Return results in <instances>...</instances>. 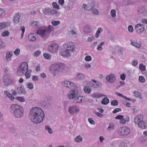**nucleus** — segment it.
Listing matches in <instances>:
<instances>
[{
    "label": "nucleus",
    "mask_w": 147,
    "mask_h": 147,
    "mask_svg": "<svg viewBox=\"0 0 147 147\" xmlns=\"http://www.w3.org/2000/svg\"><path fill=\"white\" fill-rule=\"evenodd\" d=\"M139 79L140 82L144 83L145 82V79L144 77L142 76H140L139 77Z\"/></svg>",
    "instance_id": "5fc2aeb1"
},
{
    "label": "nucleus",
    "mask_w": 147,
    "mask_h": 147,
    "mask_svg": "<svg viewBox=\"0 0 147 147\" xmlns=\"http://www.w3.org/2000/svg\"><path fill=\"white\" fill-rule=\"evenodd\" d=\"M16 99L21 102H24L25 101V99L24 96L17 97Z\"/></svg>",
    "instance_id": "79ce46f5"
},
{
    "label": "nucleus",
    "mask_w": 147,
    "mask_h": 147,
    "mask_svg": "<svg viewBox=\"0 0 147 147\" xmlns=\"http://www.w3.org/2000/svg\"><path fill=\"white\" fill-rule=\"evenodd\" d=\"M60 23V22L59 21L53 20L52 22V24L54 26H56L59 25Z\"/></svg>",
    "instance_id": "de8ad7c7"
},
{
    "label": "nucleus",
    "mask_w": 147,
    "mask_h": 147,
    "mask_svg": "<svg viewBox=\"0 0 147 147\" xmlns=\"http://www.w3.org/2000/svg\"><path fill=\"white\" fill-rule=\"evenodd\" d=\"M91 57L89 55L85 57V60L87 61H89L91 60Z\"/></svg>",
    "instance_id": "680f3d73"
},
{
    "label": "nucleus",
    "mask_w": 147,
    "mask_h": 147,
    "mask_svg": "<svg viewBox=\"0 0 147 147\" xmlns=\"http://www.w3.org/2000/svg\"><path fill=\"white\" fill-rule=\"evenodd\" d=\"M62 86L69 88H72L75 87L74 83H63Z\"/></svg>",
    "instance_id": "393cba45"
},
{
    "label": "nucleus",
    "mask_w": 147,
    "mask_h": 147,
    "mask_svg": "<svg viewBox=\"0 0 147 147\" xmlns=\"http://www.w3.org/2000/svg\"><path fill=\"white\" fill-rule=\"evenodd\" d=\"M53 28V26L50 25L48 27H40L37 30L36 33L43 38H46L48 37Z\"/></svg>",
    "instance_id": "7ed1b4c3"
},
{
    "label": "nucleus",
    "mask_w": 147,
    "mask_h": 147,
    "mask_svg": "<svg viewBox=\"0 0 147 147\" xmlns=\"http://www.w3.org/2000/svg\"><path fill=\"white\" fill-rule=\"evenodd\" d=\"M41 53L40 51L38 50L36 51L34 53V55L35 57L38 56Z\"/></svg>",
    "instance_id": "e2e57ef3"
},
{
    "label": "nucleus",
    "mask_w": 147,
    "mask_h": 147,
    "mask_svg": "<svg viewBox=\"0 0 147 147\" xmlns=\"http://www.w3.org/2000/svg\"><path fill=\"white\" fill-rule=\"evenodd\" d=\"M128 31L130 32H132L133 31V28L132 25H129L128 26Z\"/></svg>",
    "instance_id": "13d9d810"
},
{
    "label": "nucleus",
    "mask_w": 147,
    "mask_h": 147,
    "mask_svg": "<svg viewBox=\"0 0 147 147\" xmlns=\"http://www.w3.org/2000/svg\"><path fill=\"white\" fill-rule=\"evenodd\" d=\"M9 34V32L8 31H6L3 32L2 35L3 36H8Z\"/></svg>",
    "instance_id": "09e8293b"
},
{
    "label": "nucleus",
    "mask_w": 147,
    "mask_h": 147,
    "mask_svg": "<svg viewBox=\"0 0 147 147\" xmlns=\"http://www.w3.org/2000/svg\"><path fill=\"white\" fill-rule=\"evenodd\" d=\"M106 79L108 82L110 83H114L116 81V77L113 74L107 75L106 78Z\"/></svg>",
    "instance_id": "f8f14e48"
},
{
    "label": "nucleus",
    "mask_w": 147,
    "mask_h": 147,
    "mask_svg": "<svg viewBox=\"0 0 147 147\" xmlns=\"http://www.w3.org/2000/svg\"><path fill=\"white\" fill-rule=\"evenodd\" d=\"M80 89V87L76 86L75 88L70 90L67 95L68 98L70 100L75 98L79 93Z\"/></svg>",
    "instance_id": "39448f33"
},
{
    "label": "nucleus",
    "mask_w": 147,
    "mask_h": 147,
    "mask_svg": "<svg viewBox=\"0 0 147 147\" xmlns=\"http://www.w3.org/2000/svg\"><path fill=\"white\" fill-rule=\"evenodd\" d=\"M27 87L30 89L32 90L34 87L33 83H28L27 85Z\"/></svg>",
    "instance_id": "4d7b16f0"
},
{
    "label": "nucleus",
    "mask_w": 147,
    "mask_h": 147,
    "mask_svg": "<svg viewBox=\"0 0 147 147\" xmlns=\"http://www.w3.org/2000/svg\"><path fill=\"white\" fill-rule=\"evenodd\" d=\"M67 111L71 115H76L80 112V109L78 106L76 105H72L68 107Z\"/></svg>",
    "instance_id": "0eeeda50"
},
{
    "label": "nucleus",
    "mask_w": 147,
    "mask_h": 147,
    "mask_svg": "<svg viewBox=\"0 0 147 147\" xmlns=\"http://www.w3.org/2000/svg\"><path fill=\"white\" fill-rule=\"evenodd\" d=\"M21 30L22 31V33L21 34V38H22L24 36V33L25 31V28L24 26H21L20 27Z\"/></svg>",
    "instance_id": "0e129e2a"
},
{
    "label": "nucleus",
    "mask_w": 147,
    "mask_h": 147,
    "mask_svg": "<svg viewBox=\"0 0 147 147\" xmlns=\"http://www.w3.org/2000/svg\"><path fill=\"white\" fill-rule=\"evenodd\" d=\"M31 25L34 28H37L39 26V23L36 21H34L31 24Z\"/></svg>",
    "instance_id": "4c0bfd02"
},
{
    "label": "nucleus",
    "mask_w": 147,
    "mask_h": 147,
    "mask_svg": "<svg viewBox=\"0 0 147 147\" xmlns=\"http://www.w3.org/2000/svg\"><path fill=\"white\" fill-rule=\"evenodd\" d=\"M109 102V100L107 98V97H105L103 98L101 102V104L104 105H106L108 104Z\"/></svg>",
    "instance_id": "7c9ffc66"
},
{
    "label": "nucleus",
    "mask_w": 147,
    "mask_h": 147,
    "mask_svg": "<svg viewBox=\"0 0 147 147\" xmlns=\"http://www.w3.org/2000/svg\"><path fill=\"white\" fill-rule=\"evenodd\" d=\"M45 129L47 131L48 133L51 134L53 133V131L51 128L48 125H46L45 126Z\"/></svg>",
    "instance_id": "473e14b6"
},
{
    "label": "nucleus",
    "mask_w": 147,
    "mask_h": 147,
    "mask_svg": "<svg viewBox=\"0 0 147 147\" xmlns=\"http://www.w3.org/2000/svg\"><path fill=\"white\" fill-rule=\"evenodd\" d=\"M138 62L135 59L133 60L132 62V65L134 66H136L138 64Z\"/></svg>",
    "instance_id": "69168bd1"
},
{
    "label": "nucleus",
    "mask_w": 147,
    "mask_h": 147,
    "mask_svg": "<svg viewBox=\"0 0 147 147\" xmlns=\"http://www.w3.org/2000/svg\"><path fill=\"white\" fill-rule=\"evenodd\" d=\"M66 66L64 64L60 63L59 64H55L50 67V69L54 76L59 75L64 70Z\"/></svg>",
    "instance_id": "20e7f679"
},
{
    "label": "nucleus",
    "mask_w": 147,
    "mask_h": 147,
    "mask_svg": "<svg viewBox=\"0 0 147 147\" xmlns=\"http://www.w3.org/2000/svg\"><path fill=\"white\" fill-rule=\"evenodd\" d=\"M7 96L11 100H13L14 99V98L13 96L12 95V94H11L10 93L7 95Z\"/></svg>",
    "instance_id": "338daca9"
},
{
    "label": "nucleus",
    "mask_w": 147,
    "mask_h": 147,
    "mask_svg": "<svg viewBox=\"0 0 147 147\" xmlns=\"http://www.w3.org/2000/svg\"><path fill=\"white\" fill-rule=\"evenodd\" d=\"M5 15V12L4 10L0 8V17H3Z\"/></svg>",
    "instance_id": "603ef678"
},
{
    "label": "nucleus",
    "mask_w": 147,
    "mask_h": 147,
    "mask_svg": "<svg viewBox=\"0 0 147 147\" xmlns=\"http://www.w3.org/2000/svg\"><path fill=\"white\" fill-rule=\"evenodd\" d=\"M124 116L122 115H118L115 117L116 119L119 120V123L122 124H124L125 123V119L123 118Z\"/></svg>",
    "instance_id": "dca6fc26"
},
{
    "label": "nucleus",
    "mask_w": 147,
    "mask_h": 147,
    "mask_svg": "<svg viewBox=\"0 0 147 147\" xmlns=\"http://www.w3.org/2000/svg\"><path fill=\"white\" fill-rule=\"evenodd\" d=\"M135 28L137 33L139 34H141L144 32V28L143 24H138L135 26Z\"/></svg>",
    "instance_id": "9b49d317"
},
{
    "label": "nucleus",
    "mask_w": 147,
    "mask_h": 147,
    "mask_svg": "<svg viewBox=\"0 0 147 147\" xmlns=\"http://www.w3.org/2000/svg\"><path fill=\"white\" fill-rule=\"evenodd\" d=\"M84 32L85 33L88 34L91 32V28L90 27H85L84 29Z\"/></svg>",
    "instance_id": "e433bc0d"
},
{
    "label": "nucleus",
    "mask_w": 147,
    "mask_h": 147,
    "mask_svg": "<svg viewBox=\"0 0 147 147\" xmlns=\"http://www.w3.org/2000/svg\"><path fill=\"white\" fill-rule=\"evenodd\" d=\"M115 129V125L112 123H110L108 127L107 128V130L108 131H111L112 130H114Z\"/></svg>",
    "instance_id": "c85d7f7f"
},
{
    "label": "nucleus",
    "mask_w": 147,
    "mask_h": 147,
    "mask_svg": "<svg viewBox=\"0 0 147 147\" xmlns=\"http://www.w3.org/2000/svg\"><path fill=\"white\" fill-rule=\"evenodd\" d=\"M43 56L46 59L49 60L51 58V56L50 54L45 53L43 54Z\"/></svg>",
    "instance_id": "37998d69"
},
{
    "label": "nucleus",
    "mask_w": 147,
    "mask_h": 147,
    "mask_svg": "<svg viewBox=\"0 0 147 147\" xmlns=\"http://www.w3.org/2000/svg\"><path fill=\"white\" fill-rule=\"evenodd\" d=\"M83 89L84 92L87 94H90L91 91L90 88L88 86H84Z\"/></svg>",
    "instance_id": "a878e982"
},
{
    "label": "nucleus",
    "mask_w": 147,
    "mask_h": 147,
    "mask_svg": "<svg viewBox=\"0 0 147 147\" xmlns=\"http://www.w3.org/2000/svg\"><path fill=\"white\" fill-rule=\"evenodd\" d=\"M90 85L93 88H98L101 87L102 84L101 83H90Z\"/></svg>",
    "instance_id": "cd10ccee"
},
{
    "label": "nucleus",
    "mask_w": 147,
    "mask_h": 147,
    "mask_svg": "<svg viewBox=\"0 0 147 147\" xmlns=\"http://www.w3.org/2000/svg\"><path fill=\"white\" fill-rule=\"evenodd\" d=\"M12 52H10L6 53V58L7 60V61H9L10 60V58L12 56Z\"/></svg>",
    "instance_id": "c9c22d12"
},
{
    "label": "nucleus",
    "mask_w": 147,
    "mask_h": 147,
    "mask_svg": "<svg viewBox=\"0 0 147 147\" xmlns=\"http://www.w3.org/2000/svg\"><path fill=\"white\" fill-rule=\"evenodd\" d=\"M131 44L134 47L139 48L141 47V44L137 42L136 40H130Z\"/></svg>",
    "instance_id": "5701e85b"
},
{
    "label": "nucleus",
    "mask_w": 147,
    "mask_h": 147,
    "mask_svg": "<svg viewBox=\"0 0 147 147\" xmlns=\"http://www.w3.org/2000/svg\"><path fill=\"white\" fill-rule=\"evenodd\" d=\"M92 13L94 15H98V12L97 10L96 9H92L91 11Z\"/></svg>",
    "instance_id": "bf43d9fd"
},
{
    "label": "nucleus",
    "mask_w": 147,
    "mask_h": 147,
    "mask_svg": "<svg viewBox=\"0 0 147 147\" xmlns=\"http://www.w3.org/2000/svg\"><path fill=\"white\" fill-rule=\"evenodd\" d=\"M58 45L57 43H52L49 45L48 47V51L52 53H56L57 51Z\"/></svg>",
    "instance_id": "9d476101"
},
{
    "label": "nucleus",
    "mask_w": 147,
    "mask_h": 147,
    "mask_svg": "<svg viewBox=\"0 0 147 147\" xmlns=\"http://www.w3.org/2000/svg\"><path fill=\"white\" fill-rule=\"evenodd\" d=\"M82 138L80 135L77 136L75 139V142L77 143L81 142L82 140Z\"/></svg>",
    "instance_id": "2f4dec72"
},
{
    "label": "nucleus",
    "mask_w": 147,
    "mask_h": 147,
    "mask_svg": "<svg viewBox=\"0 0 147 147\" xmlns=\"http://www.w3.org/2000/svg\"><path fill=\"white\" fill-rule=\"evenodd\" d=\"M139 69L141 71H144L146 70L145 66L142 63H141L139 65Z\"/></svg>",
    "instance_id": "49530a36"
},
{
    "label": "nucleus",
    "mask_w": 147,
    "mask_h": 147,
    "mask_svg": "<svg viewBox=\"0 0 147 147\" xmlns=\"http://www.w3.org/2000/svg\"><path fill=\"white\" fill-rule=\"evenodd\" d=\"M116 11L114 9L111 10V14L112 17L115 18L116 16Z\"/></svg>",
    "instance_id": "8fccbe9b"
},
{
    "label": "nucleus",
    "mask_w": 147,
    "mask_h": 147,
    "mask_svg": "<svg viewBox=\"0 0 147 147\" xmlns=\"http://www.w3.org/2000/svg\"><path fill=\"white\" fill-rule=\"evenodd\" d=\"M17 90L18 93L21 94H24L26 93V90L23 86L18 87L17 88Z\"/></svg>",
    "instance_id": "a211bd4d"
},
{
    "label": "nucleus",
    "mask_w": 147,
    "mask_h": 147,
    "mask_svg": "<svg viewBox=\"0 0 147 147\" xmlns=\"http://www.w3.org/2000/svg\"><path fill=\"white\" fill-rule=\"evenodd\" d=\"M126 76L125 74H121L120 76L121 79L123 80H124Z\"/></svg>",
    "instance_id": "774afa93"
},
{
    "label": "nucleus",
    "mask_w": 147,
    "mask_h": 147,
    "mask_svg": "<svg viewBox=\"0 0 147 147\" xmlns=\"http://www.w3.org/2000/svg\"><path fill=\"white\" fill-rule=\"evenodd\" d=\"M118 132L121 136H126L130 134V130L128 128L124 126L119 128L118 129Z\"/></svg>",
    "instance_id": "6e6552de"
},
{
    "label": "nucleus",
    "mask_w": 147,
    "mask_h": 147,
    "mask_svg": "<svg viewBox=\"0 0 147 147\" xmlns=\"http://www.w3.org/2000/svg\"><path fill=\"white\" fill-rule=\"evenodd\" d=\"M63 46L64 47L66 48L67 50H69L72 53H74L75 51V44L72 42H66L63 44Z\"/></svg>",
    "instance_id": "1a4fd4ad"
},
{
    "label": "nucleus",
    "mask_w": 147,
    "mask_h": 147,
    "mask_svg": "<svg viewBox=\"0 0 147 147\" xmlns=\"http://www.w3.org/2000/svg\"><path fill=\"white\" fill-rule=\"evenodd\" d=\"M3 80L4 83H9L11 82H14L11 79L10 76L8 74H5L3 76Z\"/></svg>",
    "instance_id": "2eb2a0df"
},
{
    "label": "nucleus",
    "mask_w": 147,
    "mask_h": 147,
    "mask_svg": "<svg viewBox=\"0 0 147 147\" xmlns=\"http://www.w3.org/2000/svg\"><path fill=\"white\" fill-rule=\"evenodd\" d=\"M84 98V96H79L76 97L74 99V101L76 103H80L82 102V99Z\"/></svg>",
    "instance_id": "4be33fe9"
},
{
    "label": "nucleus",
    "mask_w": 147,
    "mask_h": 147,
    "mask_svg": "<svg viewBox=\"0 0 147 147\" xmlns=\"http://www.w3.org/2000/svg\"><path fill=\"white\" fill-rule=\"evenodd\" d=\"M121 111V109L120 108H115L113 111V113H116L118 112Z\"/></svg>",
    "instance_id": "052dcab7"
},
{
    "label": "nucleus",
    "mask_w": 147,
    "mask_h": 147,
    "mask_svg": "<svg viewBox=\"0 0 147 147\" xmlns=\"http://www.w3.org/2000/svg\"><path fill=\"white\" fill-rule=\"evenodd\" d=\"M88 121L90 124L93 125H94L95 124V122L92 118H89L88 119Z\"/></svg>",
    "instance_id": "6e6d98bb"
},
{
    "label": "nucleus",
    "mask_w": 147,
    "mask_h": 147,
    "mask_svg": "<svg viewBox=\"0 0 147 147\" xmlns=\"http://www.w3.org/2000/svg\"><path fill=\"white\" fill-rule=\"evenodd\" d=\"M71 53L72 52L69 50H67V49H66L65 50H62L60 52V54L64 57H68L71 55Z\"/></svg>",
    "instance_id": "4468645a"
},
{
    "label": "nucleus",
    "mask_w": 147,
    "mask_h": 147,
    "mask_svg": "<svg viewBox=\"0 0 147 147\" xmlns=\"http://www.w3.org/2000/svg\"><path fill=\"white\" fill-rule=\"evenodd\" d=\"M52 5L54 8L57 9H59V6L57 4L56 2H53L52 3Z\"/></svg>",
    "instance_id": "a19ab883"
},
{
    "label": "nucleus",
    "mask_w": 147,
    "mask_h": 147,
    "mask_svg": "<svg viewBox=\"0 0 147 147\" xmlns=\"http://www.w3.org/2000/svg\"><path fill=\"white\" fill-rule=\"evenodd\" d=\"M51 10L49 9H45L43 11V13L45 15H49L51 13Z\"/></svg>",
    "instance_id": "c03bdc74"
},
{
    "label": "nucleus",
    "mask_w": 147,
    "mask_h": 147,
    "mask_svg": "<svg viewBox=\"0 0 147 147\" xmlns=\"http://www.w3.org/2000/svg\"><path fill=\"white\" fill-rule=\"evenodd\" d=\"M128 146V144L127 141H125L121 142L120 144L119 147H127Z\"/></svg>",
    "instance_id": "58836bf2"
},
{
    "label": "nucleus",
    "mask_w": 147,
    "mask_h": 147,
    "mask_svg": "<svg viewBox=\"0 0 147 147\" xmlns=\"http://www.w3.org/2000/svg\"><path fill=\"white\" fill-rule=\"evenodd\" d=\"M28 38L30 41H34L36 40V37L34 35V34L32 33L29 35Z\"/></svg>",
    "instance_id": "c756f323"
},
{
    "label": "nucleus",
    "mask_w": 147,
    "mask_h": 147,
    "mask_svg": "<svg viewBox=\"0 0 147 147\" xmlns=\"http://www.w3.org/2000/svg\"><path fill=\"white\" fill-rule=\"evenodd\" d=\"M105 44V42H101L98 45L97 48V50L98 51H101L102 50V46Z\"/></svg>",
    "instance_id": "a18cd8bd"
},
{
    "label": "nucleus",
    "mask_w": 147,
    "mask_h": 147,
    "mask_svg": "<svg viewBox=\"0 0 147 147\" xmlns=\"http://www.w3.org/2000/svg\"><path fill=\"white\" fill-rule=\"evenodd\" d=\"M135 96L137 98H138L140 99H142V96L140 92L137 91H135L133 92Z\"/></svg>",
    "instance_id": "b1692460"
},
{
    "label": "nucleus",
    "mask_w": 147,
    "mask_h": 147,
    "mask_svg": "<svg viewBox=\"0 0 147 147\" xmlns=\"http://www.w3.org/2000/svg\"><path fill=\"white\" fill-rule=\"evenodd\" d=\"M118 102L116 100H114L111 102V105L113 106H116L118 105Z\"/></svg>",
    "instance_id": "3c124183"
},
{
    "label": "nucleus",
    "mask_w": 147,
    "mask_h": 147,
    "mask_svg": "<svg viewBox=\"0 0 147 147\" xmlns=\"http://www.w3.org/2000/svg\"><path fill=\"white\" fill-rule=\"evenodd\" d=\"M95 5L94 3L92 2H91L89 3L87 5L85 4H83V7L86 11H90L92 9Z\"/></svg>",
    "instance_id": "ddd939ff"
},
{
    "label": "nucleus",
    "mask_w": 147,
    "mask_h": 147,
    "mask_svg": "<svg viewBox=\"0 0 147 147\" xmlns=\"http://www.w3.org/2000/svg\"><path fill=\"white\" fill-rule=\"evenodd\" d=\"M29 116L32 122L37 124L42 122L45 115L44 112L40 108L34 107L31 109Z\"/></svg>",
    "instance_id": "f257e3e1"
},
{
    "label": "nucleus",
    "mask_w": 147,
    "mask_h": 147,
    "mask_svg": "<svg viewBox=\"0 0 147 147\" xmlns=\"http://www.w3.org/2000/svg\"><path fill=\"white\" fill-rule=\"evenodd\" d=\"M20 52V49L19 48H17L14 51L13 53L16 55L18 56Z\"/></svg>",
    "instance_id": "864d4df0"
},
{
    "label": "nucleus",
    "mask_w": 147,
    "mask_h": 147,
    "mask_svg": "<svg viewBox=\"0 0 147 147\" xmlns=\"http://www.w3.org/2000/svg\"><path fill=\"white\" fill-rule=\"evenodd\" d=\"M28 68V64L26 62H24L21 63L18 68L17 71V75L19 76L22 75L26 72Z\"/></svg>",
    "instance_id": "423d86ee"
},
{
    "label": "nucleus",
    "mask_w": 147,
    "mask_h": 147,
    "mask_svg": "<svg viewBox=\"0 0 147 147\" xmlns=\"http://www.w3.org/2000/svg\"><path fill=\"white\" fill-rule=\"evenodd\" d=\"M76 76L78 80H82L84 78V75L82 74H78Z\"/></svg>",
    "instance_id": "ea45409f"
},
{
    "label": "nucleus",
    "mask_w": 147,
    "mask_h": 147,
    "mask_svg": "<svg viewBox=\"0 0 147 147\" xmlns=\"http://www.w3.org/2000/svg\"><path fill=\"white\" fill-rule=\"evenodd\" d=\"M7 22H2L0 23V30L5 28L7 26Z\"/></svg>",
    "instance_id": "f704fd0d"
},
{
    "label": "nucleus",
    "mask_w": 147,
    "mask_h": 147,
    "mask_svg": "<svg viewBox=\"0 0 147 147\" xmlns=\"http://www.w3.org/2000/svg\"><path fill=\"white\" fill-rule=\"evenodd\" d=\"M143 116L142 115H139L134 118V122L136 124H138L140 121H142Z\"/></svg>",
    "instance_id": "f3484780"
},
{
    "label": "nucleus",
    "mask_w": 147,
    "mask_h": 147,
    "mask_svg": "<svg viewBox=\"0 0 147 147\" xmlns=\"http://www.w3.org/2000/svg\"><path fill=\"white\" fill-rule=\"evenodd\" d=\"M50 13L55 17H58L60 14L59 11H57L54 9L51 10Z\"/></svg>",
    "instance_id": "bb28decb"
},
{
    "label": "nucleus",
    "mask_w": 147,
    "mask_h": 147,
    "mask_svg": "<svg viewBox=\"0 0 147 147\" xmlns=\"http://www.w3.org/2000/svg\"><path fill=\"white\" fill-rule=\"evenodd\" d=\"M20 17L21 15L20 13H17L15 14L13 18L14 22L16 24L18 23L19 21Z\"/></svg>",
    "instance_id": "412c9836"
},
{
    "label": "nucleus",
    "mask_w": 147,
    "mask_h": 147,
    "mask_svg": "<svg viewBox=\"0 0 147 147\" xmlns=\"http://www.w3.org/2000/svg\"><path fill=\"white\" fill-rule=\"evenodd\" d=\"M92 96L94 98H100L102 97H106L107 96L103 94L98 92L92 94Z\"/></svg>",
    "instance_id": "aec40b11"
},
{
    "label": "nucleus",
    "mask_w": 147,
    "mask_h": 147,
    "mask_svg": "<svg viewBox=\"0 0 147 147\" xmlns=\"http://www.w3.org/2000/svg\"><path fill=\"white\" fill-rule=\"evenodd\" d=\"M11 111L14 116L17 118H20L24 115V109L23 107L17 104L12 105L10 107Z\"/></svg>",
    "instance_id": "f03ea898"
},
{
    "label": "nucleus",
    "mask_w": 147,
    "mask_h": 147,
    "mask_svg": "<svg viewBox=\"0 0 147 147\" xmlns=\"http://www.w3.org/2000/svg\"><path fill=\"white\" fill-rule=\"evenodd\" d=\"M138 124L139 127L142 129L147 128V123L144 121H140Z\"/></svg>",
    "instance_id": "6ab92c4d"
},
{
    "label": "nucleus",
    "mask_w": 147,
    "mask_h": 147,
    "mask_svg": "<svg viewBox=\"0 0 147 147\" xmlns=\"http://www.w3.org/2000/svg\"><path fill=\"white\" fill-rule=\"evenodd\" d=\"M31 71L32 70H31L27 69L26 71L24 74L26 78H28L30 77L31 75L30 73Z\"/></svg>",
    "instance_id": "72a5a7b5"
}]
</instances>
